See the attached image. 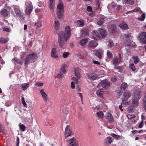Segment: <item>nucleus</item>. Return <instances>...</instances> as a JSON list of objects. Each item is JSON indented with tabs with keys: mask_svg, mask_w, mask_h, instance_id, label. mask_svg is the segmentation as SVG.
I'll return each mask as SVG.
<instances>
[{
	"mask_svg": "<svg viewBox=\"0 0 146 146\" xmlns=\"http://www.w3.org/2000/svg\"><path fill=\"white\" fill-rule=\"evenodd\" d=\"M69 54V53L68 52H64L63 54V57L64 58H66L68 56Z\"/></svg>",
	"mask_w": 146,
	"mask_h": 146,
	"instance_id": "3c124183",
	"label": "nucleus"
},
{
	"mask_svg": "<svg viewBox=\"0 0 146 146\" xmlns=\"http://www.w3.org/2000/svg\"><path fill=\"white\" fill-rule=\"evenodd\" d=\"M96 5L97 9H98L100 7V4L99 3V0H96Z\"/></svg>",
	"mask_w": 146,
	"mask_h": 146,
	"instance_id": "864d4df0",
	"label": "nucleus"
},
{
	"mask_svg": "<svg viewBox=\"0 0 146 146\" xmlns=\"http://www.w3.org/2000/svg\"><path fill=\"white\" fill-rule=\"evenodd\" d=\"M109 45L110 47H112L113 45V41L111 40H109Z\"/></svg>",
	"mask_w": 146,
	"mask_h": 146,
	"instance_id": "bf43d9fd",
	"label": "nucleus"
},
{
	"mask_svg": "<svg viewBox=\"0 0 146 146\" xmlns=\"http://www.w3.org/2000/svg\"><path fill=\"white\" fill-rule=\"evenodd\" d=\"M21 101L22 103L24 106L25 107H27V105L25 102L24 98L23 97L22 98Z\"/></svg>",
	"mask_w": 146,
	"mask_h": 146,
	"instance_id": "a18cd8bd",
	"label": "nucleus"
},
{
	"mask_svg": "<svg viewBox=\"0 0 146 146\" xmlns=\"http://www.w3.org/2000/svg\"><path fill=\"white\" fill-rule=\"evenodd\" d=\"M129 36L128 34L124 35V37L126 40V41L125 42V46H129L130 45V40H129Z\"/></svg>",
	"mask_w": 146,
	"mask_h": 146,
	"instance_id": "2eb2a0df",
	"label": "nucleus"
},
{
	"mask_svg": "<svg viewBox=\"0 0 146 146\" xmlns=\"http://www.w3.org/2000/svg\"><path fill=\"white\" fill-rule=\"evenodd\" d=\"M139 100L136 99L134 98H133L132 100V104L133 106H136L138 105L139 103L138 101Z\"/></svg>",
	"mask_w": 146,
	"mask_h": 146,
	"instance_id": "cd10ccee",
	"label": "nucleus"
},
{
	"mask_svg": "<svg viewBox=\"0 0 146 146\" xmlns=\"http://www.w3.org/2000/svg\"><path fill=\"white\" fill-rule=\"evenodd\" d=\"M141 91L139 89L135 90L134 92L133 98L139 100L141 98Z\"/></svg>",
	"mask_w": 146,
	"mask_h": 146,
	"instance_id": "6e6552de",
	"label": "nucleus"
},
{
	"mask_svg": "<svg viewBox=\"0 0 146 146\" xmlns=\"http://www.w3.org/2000/svg\"><path fill=\"white\" fill-rule=\"evenodd\" d=\"M25 55V52L22 53L21 56V59L22 60H25L24 64L25 65L30 63L35 62L37 59L38 56L35 53H32L27 55L24 59Z\"/></svg>",
	"mask_w": 146,
	"mask_h": 146,
	"instance_id": "f03ea898",
	"label": "nucleus"
},
{
	"mask_svg": "<svg viewBox=\"0 0 146 146\" xmlns=\"http://www.w3.org/2000/svg\"><path fill=\"white\" fill-rule=\"evenodd\" d=\"M74 71L75 76L77 79H80L81 76L80 73L81 71V69L78 68H75Z\"/></svg>",
	"mask_w": 146,
	"mask_h": 146,
	"instance_id": "ddd939ff",
	"label": "nucleus"
},
{
	"mask_svg": "<svg viewBox=\"0 0 146 146\" xmlns=\"http://www.w3.org/2000/svg\"><path fill=\"white\" fill-rule=\"evenodd\" d=\"M124 3L125 4L133 5L134 3L133 0H124Z\"/></svg>",
	"mask_w": 146,
	"mask_h": 146,
	"instance_id": "473e14b6",
	"label": "nucleus"
},
{
	"mask_svg": "<svg viewBox=\"0 0 146 146\" xmlns=\"http://www.w3.org/2000/svg\"><path fill=\"white\" fill-rule=\"evenodd\" d=\"M119 27L122 29H127L128 28L127 24L123 23H122L120 24Z\"/></svg>",
	"mask_w": 146,
	"mask_h": 146,
	"instance_id": "bb28decb",
	"label": "nucleus"
},
{
	"mask_svg": "<svg viewBox=\"0 0 146 146\" xmlns=\"http://www.w3.org/2000/svg\"><path fill=\"white\" fill-rule=\"evenodd\" d=\"M1 15L3 17H7L8 15V13L7 10L6 9H3L0 12Z\"/></svg>",
	"mask_w": 146,
	"mask_h": 146,
	"instance_id": "4be33fe9",
	"label": "nucleus"
},
{
	"mask_svg": "<svg viewBox=\"0 0 146 146\" xmlns=\"http://www.w3.org/2000/svg\"><path fill=\"white\" fill-rule=\"evenodd\" d=\"M104 22V18H101L100 20L97 22V24L100 26L102 25Z\"/></svg>",
	"mask_w": 146,
	"mask_h": 146,
	"instance_id": "e433bc0d",
	"label": "nucleus"
},
{
	"mask_svg": "<svg viewBox=\"0 0 146 146\" xmlns=\"http://www.w3.org/2000/svg\"><path fill=\"white\" fill-rule=\"evenodd\" d=\"M145 17V15L144 13L141 16L138 18L139 20L140 21H143L144 20Z\"/></svg>",
	"mask_w": 146,
	"mask_h": 146,
	"instance_id": "79ce46f5",
	"label": "nucleus"
},
{
	"mask_svg": "<svg viewBox=\"0 0 146 146\" xmlns=\"http://www.w3.org/2000/svg\"><path fill=\"white\" fill-rule=\"evenodd\" d=\"M8 39L7 38H5L3 37H2L0 38V42L3 43H6L8 41Z\"/></svg>",
	"mask_w": 146,
	"mask_h": 146,
	"instance_id": "2f4dec72",
	"label": "nucleus"
},
{
	"mask_svg": "<svg viewBox=\"0 0 146 146\" xmlns=\"http://www.w3.org/2000/svg\"><path fill=\"white\" fill-rule=\"evenodd\" d=\"M120 62L117 58H114L113 59V64L115 66L118 65Z\"/></svg>",
	"mask_w": 146,
	"mask_h": 146,
	"instance_id": "b1692460",
	"label": "nucleus"
},
{
	"mask_svg": "<svg viewBox=\"0 0 146 146\" xmlns=\"http://www.w3.org/2000/svg\"><path fill=\"white\" fill-rule=\"evenodd\" d=\"M139 39L143 44H146V32H141L139 35Z\"/></svg>",
	"mask_w": 146,
	"mask_h": 146,
	"instance_id": "0eeeda50",
	"label": "nucleus"
},
{
	"mask_svg": "<svg viewBox=\"0 0 146 146\" xmlns=\"http://www.w3.org/2000/svg\"><path fill=\"white\" fill-rule=\"evenodd\" d=\"M29 84L28 83L22 84L21 85V89L24 90L25 91L29 86Z\"/></svg>",
	"mask_w": 146,
	"mask_h": 146,
	"instance_id": "a878e982",
	"label": "nucleus"
},
{
	"mask_svg": "<svg viewBox=\"0 0 146 146\" xmlns=\"http://www.w3.org/2000/svg\"><path fill=\"white\" fill-rule=\"evenodd\" d=\"M103 92V90H98L97 92L96 93L97 94L98 96H99L101 98H102L103 97V95L101 93V92Z\"/></svg>",
	"mask_w": 146,
	"mask_h": 146,
	"instance_id": "4c0bfd02",
	"label": "nucleus"
},
{
	"mask_svg": "<svg viewBox=\"0 0 146 146\" xmlns=\"http://www.w3.org/2000/svg\"><path fill=\"white\" fill-rule=\"evenodd\" d=\"M111 135L114 138L117 140L119 139L121 137V136H120L116 135L114 133H111Z\"/></svg>",
	"mask_w": 146,
	"mask_h": 146,
	"instance_id": "58836bf2",
	"label": "nucleus"
},
{
	"mask_svg": "<svg viewBox=\"0 0 146 146\" xmlns=\"http://www.w3.org/2000/svg\"><path fill=\"white\" fill-rule=\"evenodd\" d=\"M115 69H118V71L120 72H121L122 71V69L121 67L120 66H115L114 67Z\"/></svg>",
	"mask_w": 146,
	"mask_h": 146,
	"instance_id": "49530a36",
	"label": "nucleus"
},
{
	"mask_svg": "<svg viewBox=\"0 0 146 146\" xmlns=\"http://www.w3.org/2000/svg\"><path fill=\"white\" fill-rule=\"evenodd\" d=\"M87 10L89 12H90L92 11V8L91 6H88L87 7Z\"/></svg>",
	"mask_w": 146,
	"mask_h": 146,
	"instance_id": "5fc2aeb1",
	"label": "nucleus"
},
{
	"mask_svg": "<svg viewBox=\"0 0 146 146\" xmlns=\"http://www.w3.org/2000/svg\"><path fill=\"white\" fill-rule=\"evenodd\" d=\"M16 145V146H19V139L18 137H17Z\"/></svg>",
	"mask_w": 146,
	"mask_h": 146,
	"instance_id": "6e6d98bb",
	"label": "nucleus"
},
{
	"mask_svg": "<svg viewBox=\"0 0 146 146\" xmlns=\"http://www.w3.org/2000/svg\"><path fill=\"white\" fill-rule=\"evenodd\" d=\"M133 59L134 60V63L135 64H137L139 62V59L138 58L137 56L133 57Z\"/></svg>",
	"mask_w": 146,
	"mask_h": 146,
	"instance_id": "c03bdc74",
	"label": "nucleus"
},
{
	"mask_svg": "<svg viewBox=\"0 0 146 146\" xmlns=\"http://www.w3.org/2000/svg\"><path fill=\"white\" fill-rule=\"evenodd\" d=\"M64 134L66 137L73 135V133L70 129L69 125L67 126L66 127Z\"/></svg>",
	"mask_w": 146,
	"mask_h": 146,
	"instance_id": "1a4fd4ad",
	"label": "nucleus"
},
{
	"mask_svg": "<svg viewBox=\"0 0 146 146\" xmlns=\"http://www.w3.org/2000/svg\"><path fill=\"white\" fill-rule=\"evenodd\" d=\"M127 117L128 119H131L134 117L135 115L133 114H128L127 115Z\"/></svg>",
	"mask_w": 146,
	"mask_h": 146,
	"instance_id": "603ef678",
	"label": "nucleus"
},
{
	"mask_svg": "<svg viewBox=\"0 0 146 146\" xmlns=\"http://www.w3.org/2000/svg\"><path fill=\"white\" fill-rule=\"evenodd\" d=\"M127 85L126 83L124 82L122 83L121 86V89H123L125 90V89L127 87Z\"/></svg>",
	"mask_w": 146,
	"mask_h": 146,
	"instance_id": "f704fd0d",
	"label": "nucleus"
},
{
	"mask_svg": "<svg viewBox=\"0 0 146 146\" xmlns=\"http://www.w3.org/2000/svg\"><path fill=\"white\" fill-rule=\"evenodd\" d=\"M72 80H73L75 82L76 84H78V81L77 79L75 77H73L72 78Z\"/></svg>",
	"mask_w": 146,
	"mask_h": 146,
	"instance_id": "69168bd1",
	"label": "nucleus"
},
{
	"mask_svg": "<svg viewBox=\"0 0 146 146\" xmlns=\"http://www.w3.org/2000/svg\"><path fill=\"white\" fill-rule=\"evenodd\" d=\"M66 64H64L62 65L61 67V71L64 74H65L66 72L65 69L66 67Z\"/></svg>",
	"mask_w": 146,
	"mask_h": 146,
	"instance_id": "7c9ffc66",
	"label": "nucleus"
},
{
	"mask_svg": "<svg viewBox=\"0 0 146 146\" xmlns=\"http://www.w3.org/2000/svg\"><path fill=\"white\" fill-rule=\"evenodd\" d=\"M143 120L142 119V121L141 122V123L139 124L138 127L139 128H141L143 127Z\"/></svg>",
	"mask_w": 146,
	"mask_h": 146,
	"instance_id": "680f3d73",
	"label": "nucleus"
},
{
	"mask_svg": "<svg viewBox=\"0 0 146 146\" xmlns=\"http://www.w3.org/2000/svg\"><path fill=\"white\" fill-rule=\"evenodd\" d=\"M0 130L2 132H3L4 131V129L3 127L0 124Z\"/></svg>",
	"mask_w": 146,
	"mask_h": 146,
	"instance_id": "774afa93",
	"label": "nucleus"
},
{
	"mask_svg": "<svg viewBox=\"0 0 146 146\" xmlns=\"http://www.w3.org/2000/svg\"><path fill=\"white\" fill-rule=\"evenodd\" d=\"M88 41V40L87 39L84 38L81 40L80 42V44L81 45H84Z\"/></svg>",
	"mask_w": 146,
	"mask_h": 146,
	"instance_id": "72a5a7b5",
	"label": "nucleus"
},
{
	"mask_svg": "<svg viewBox=\"0 0 146 146\" xmlns=\"http://www.w3.org/2000/svg\"><path fill=\"white\" fill-rule=\"evenodd\" d=\"M40 20H37L36 22L35 23V26L37 29L40 28L42 26V22Z\"/></svg>",
	"mask_w": 146,
	"mask_h": 146,
	"instance_id": "4468645a",
	"label": "nucleus"
},
{
	"mask_svg": "<svg viewBox=\"0 0 146 146\" xmlns=\"http://www.w3.org/2000/svg\"><path fill=\"white\" fill-rule=\"evenodd\" d=\"M98 31L104 38L107 35L106 30L103 29H98Z\"/></svg>",
	"mask_w": 146,
	"mask_h": 146,
	"instance_id": "5701e85b",
	"label": "nucleus"
},
{
	"mask_svg": "<svg viewBox=\"0 0 146 146\" xmlns=\"http://www.w3.org/2000/svg\"><path fill=\"white\" fill-rule=\"evenodd\" d=\"M82 34L86 36H88L89 35L88 33L86 31H83L82 32Z\"/></svg>",
	"mask_w": 146,
	"mask_h": 146,
	"instance_id": "052dcab7",
	"label": "nucleus"
},
{
	"mask_svg": "<svg viewBox=\"0 0 146 146\" xmlns=\"http://www.w3.org/2000/svg\"><path fill=\"white\" fill-rule=\"evenodd\" d=\"M87 76L88 79L90 80H94L98 78V76L95 73L89 74Z\"/></svg>",
	"mask_w": 146,
	"mask_h": 146,
	"instance_id": "9b49d317",
	"label": "nucleus"
},
{
	"mask_svg": "<svg viewBox=\"0 0 146 146\" xmlns=\"http://www.w3.org/2000/svg\"><path fill=\"white\" fill-rule=\"evenodd\" d=\"M98 44L97 41L92 40L90 41L88 46L89 48H94L97 46Z\"/></svg>",
	"mask_w": 146,
	"mask_h": 146,
	"instance_id": "9d476101",
	"label": "nucleus"
},
{
	"mask_svg": "<svg viewBox=\"0 0 146 146\" xmlns=\"http://www.w3.org/2000/svg\"><path fill=\"white\" fill-rule=\"evenodd\" d=\"M123 96L124 98L122 100V102L125 105H127L128 103L127 100L131 96V94L130 92H127L124 93Z\"/></svg>",
	"mask_w": 146,
	"mask_h": 146,
	"instance_id": "423d86ee",
	"label": "nucleus"
},
{
	"mask_svg": "<svg viewBox=\"0 0 146 146\" xmlns=\"http://www.w3.org/2000/svg\"><path fill=\"white\" fill-rule=\"evenodd\" d=\"M99 85H102V86L104 88L107 89L110 86V82L106 81H103L100 82Z\"/></svg>",
	"mask_w": 146,
	"mask_h": 146,
	"instance_id": "f8f14e48",
	"label": "nucleus"
},
{
	"mask_svg": "<svg viewBox=\"0 0 146 146\" xmlns=\"http://www.w3.org/2000/svg\"><path fill=\"white\" fill-rule=\"evenodd\" d=\"M54 1L55 0H50L49 7L51 9H53L54 6Z\"/></svg>",
	"mask_w": 146,
	"mask_h": 146,
	"instance_id": "393cba45",
	"label": "nucleus"
},
{
	"mask_svg": "<svg viewBox=\"0 0 146 146\" xmlns=\"http://www.w3.org/2000/svg\"><path fill=\"white\" fill-rule=\"evenodd\" d=\"M54 27L56 30H58L60 27V23L58 21H55L54 22Z\"/></svg>",
	"mask_w": 146,
	"mask_h": 146,
	"instance_id": "c756f323",
	"label": "nucleus"
},
{
	"mask_svg": "<svg viewBox=\"0 0 146 146\" xmlns=\"http://www.w3.org/2000/svg\"><path fill=\"white\" fill-rule=\"evenodd\" d=\"M12 61L15 64L17 63L21 65L23 63V62L21 61L20 59H18L16 57H15L13 58L12 60Z\"/></svg>",
	"mask_w": 146,
	"mask_h": 146,
	"instance_id": "6ab92c4d",
	"label": "nucleus"
},
{
	"mask_svg": "<svg viewBox=\"0 0 146 146\" xmlns=\"http://www.w3.org/2000/svg\"><path fill=\"white\" fill-rule=\"evenodd\" d=\"M3 29L4 31L7 32H9L10 31V29L8 28L4 27L3 28Z\"/></svg>",
	"mask_w": 146,
	"mask_h": 146,
	"instance_id": "4d7b16f0",
	"label": "nucleus"
},
{
	"mask_svg": "<svg viewBox=\"0 0 146 146\" xmlns=\"http://www.w3.org/2000/svg\"><path fill=\"white\" fill-rule=\"evenodd\" d=\"M43 83H40L39 82H37L36 83L35 85L37 86H43Z\"/></svg>",
	"mask_w": 146,
	"mask_h": 146,
	"instance_id": "13d9d810",
	"label": "nucleus"
},
{
	"mask_svg": "<svg viewBox=\"0 0 146 146\" xmlns=\"http://www.w3.org/2000/svg\"><path fill=\"white\" fill-rule=\"evenodd\" d=\"M111 116L108 118V119L110 122H113L114 121L113 117L112 115H110Z\"/></svg>",
	"mask_w": 146,
	"mask_h": 146,
	"instance_id": "09e8293b",
	"label": "nucleus"
},
{
	"mask_svg": "<svg viewBox=\"0 0 146 146\" xmlns=\"http://www.w3.org/2000/svg\"><path fill=\"white\" fill-rule=\"evenodd\" d=\"M14 10L15 13L17 17L20 18L22 17V13L19 9L18 8H15L14 9Z\"/></svg>",
	"mask_w": 146,
	"mask_h": 146,
	"instance_id": "a211bd4d",
	"label": "nucleus"
},
{
	"mask_svg": "<svg viewBox=\"0 0 146 146\" xmlns=\"http://www.w3.org/2000/svg\"><path fill=\"white\" fill-rule=\"evenodd\" d=\"M20 128L23 131H25V126L23 124H19Z\"/></svg>",
	"mask_w": 146,
	"mask_h": 146,
	"instance_id": "37998d69",
	"label": "nucleus"
},
{
	"mask_svg": "<svg viewBox=\"0 0 146 146\" xmlns=\"http://www.w3.org/2000/svg\"><path fill=\"white\" fill-rule=\"evenodd\" d=\"M56 49L55 48H52V51L51 52V55L52 57L55 58H57L58 57V55L56 53Z\"/></svg>",
	"mask_w": 146,
	"mask_h": 146,
	"instance_id": "dca6fc26",
	"label": "nucleus"
},
{
	"mask_svg": "<svg viewBox=\"0 0 146 146\" xmlns=\"http://www.w3.org/2000/svg\"><path fill=\"white\" fill-rule=\"evenodd\" d=\"M107 54L109 58H111L113 57V54L111 51L109 50H108L107 51Z\"/></svg>",
	"mask_w": 146,
	"mask_h": 146,
	"instance_id": "ea45409f",
	"label": "nucleus"
},
{
	"mask_svg": "<svg viewBox=\"0 0 146 146\" xmlns=\"http://www.w3.org/2000/svg\"><path fill=\"white\" fill-rule=\"evenodd\" d=\"M93 62L95 64L99 65L100 64V63L98 61L95 60H93Z\"/></svg>",
	"mask_w": 146,
	"mask_h": 146,
	"instance_id": "0e129e2a",
	"label": "nucleus"
},
{
	"mask_svg": "<svg viewBox=\"0 0 146 146\" xmlns=\"http://www.w3.org/2000/svg\"><path fill=\"white\" fill-rule=\"evenodd\" d=\"M112 141V139L111 137H108L106 138L105 140V143L106 145H110Z\"/></svg>",
	"mask_w": 146,
	"mask_h": 146,
	"instance_id": "aec40b11",
	"label": "nucleus"
},
{
	"mask_svg": "<svg viewBox=\"0 0 146 146\" xmlns=\"http://www.w3.org/2000/svg\"><path fill=\"white\" fill-rule=\"evenodd\" d=\"M103 53V51L99 50L97 51L95 53V55L98 56L99 58L101 59Z\"/></svg>",
	"mask_w": 146,
	"mask_h": 146,
	"instance_id": "412c9836",
	"label": "nucleus"
},
{
	"mask_svg": "<svg viewBox=\"0 0 146 146\" xmlns=\"http://www.w3.org/2000/svg\"><path fill=\"white\" fill-rule=\"evenodd\" d=\"M77 23L79 27H82L84 25V22L81 19L78 20L77 21Z\"/></svg>",
	"mask_w": 146,
	"mask_h": 146,
	"instance_id": "c85d7f7f",
	"label": "nucleus"
},
{
	"mask_svg": "<svg viewBox=\"0 0 146 146\" xmlns=\"http://www.w3.org/2000/svg\"><path fill=\"white\" fill-rule=\"evenodd\" d=\"M117 80V78L116 77H112L111 79V81L113 82H115Z\"/></svg>",
	"mask_w": 146,
	"mask_h": 146,
	"instance_id": "e2e57ef3",
	"label": "nucleus"
},
{
	"mask_svg": "<svg viewBox=\"0 0 146 146\" xmlns=\"http://www.w3.org/2000/svg\"><path fill=\"white\" fill-rule=\"evenodd\" d=\"M71 88L72 89H74L75 88V84L74 82H72L71 83Z\"/></svg>",
	"mask_w": 146,
	"mask_h": 146,
	"instance_id": "338daca9",
	"label": "nucleus"
},
{
	"mask_svg": "<svg viewBox=\"0 0 146 146\" xmlns=\"http://www.w3.org/2000/svg\"><path fill=\"white\" fill-rule=\"evenodd\" d=\"M64 75L62 74V73H60L58 74L57 76V78L59 79H62L64 77Z\"/></svg>",
	"mask_w": 146,
	"mask_h": 146,
	"instance_id": "8fccbe9b",
	"label": "nucleus"
},
{
	"mask_svg": "<svg viewBox=\"0 0 146 146\" xmlns=\"http://www.w3.org/2000/svg\"><path fill=\"white\" fill-rule=\"evenodd\" d=\"M129 68L133 71L135 70V68L133 64H131L129 65Z\"/></svg>",
	"mask_w": 146,
	"mask_h": 146,
	"instance_id": "de8ad7c7",
	"label": "nucleus"
},
{
	"mask_svg": "<svg viewBox=\"0 0 146 146\" xmlns=\"http://www.w3.org/2000/svg\"><path fill=\"white\" fill-rule=\"evenodd\" d=\"M70 29L69 26L66 27L64 34L62 32L60 33L58 37V42L60 48L64 49L65 48L66 42L70 37Z\"/></svg>",
	"mask_w": 146,
	"mask_h": 146,
	"instance_id": "f257e3e1",
	"label": "nucleus"
},
{
	"mask_svg": "<svg viewBox=\"0 0 146 146\" xmlns=\"http://www.w3.org/2000/svg\"><path fill=\"white\" fill-rule=\"evenodd\" d=\"M69 143V146H79L78 141L74 137L67 140Z\"/></svg>",
	"mask_w": 146,
	"mask_h": 146,
	"instance_id": "39448f33",
	"label": "nucleus"
},
{
	"mask_svg": "<svg viewBox=\"0 0 146 146\" xmlns=\"http://www.w3.org/2000/svg\"><path fill=\"white\" fill-rule=\"evenodd\" d=\"M26 5L27 7L25 11V13L26 14L29 15L33 9L32 4L30 1H28L26 3Z\"/></svg>",
	"mask_w": 146,
	"mask_h": 146,
	"instance_id": "20e7f679",
	"label": "nucleus"
},
{
	"mask_svg": "<svg viewBox=\"0 0 146 146\" xmlns=\"http://www.w3.org/2000/svg\"><path fill=\"white\" fill-rule=\"evenodd\" d=\"M40 92L44 100L45 101H47L48 100V97L47 94L44 92V90L41 89Z\"/></svg>",
	"mask_w": 146,
	"mask_h": 146,
	"instance_id": "f3484780",
	"label": "nucleus"
},
{
	"mask_svg": "<svg viewBox=\"0 0 146 146\" xmlns=\"http://www.w3.org/2000/svg\"><path fill=\"white\" fill-rule=\"evenodd\" d=\"M57 10L56 13L58 18L60 19L62 18L64 11L63 3L62 1H59L57 6Z\"/></svg>",
	"mask_w": 146,
	"mask_h": 146,
	"instance_id": "7ed1b4c3",
	"label": "nucleus"
},
{
	"mask_svg": "<svg viewBox=\"0 0 146 146\" xmlns=\"http://www.w3.org/2000/svg\"><path fill=\"white\" fill-rule=\"evenodd\" d=\"M111 30L112 32L114 33L115 32L116 30V27L115 25H112L111 26Z\"/></svg>",
	"mask_w": 146,
	"mask_h": 146,
	"instance_id": "a19ab883",
	"label": "nucleus"
},
{
	"mask_svg": "<svg viewBox=\"0 0 146 146\" xmlns=\"http://www.w3.org/2000/svg\"><path fill=\"white\" fill-rule=\"evenodd\" d=\"M98 117L99 118H102L103 117L104 113L102 111H100L97 113Z\"/></svg>",
	"mask_w": 146,
	"mask_h": 146,
	"instance_id": "c9c22d12",
	"label": "nucleus"
}]
</instances>
